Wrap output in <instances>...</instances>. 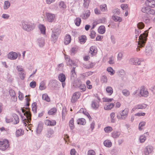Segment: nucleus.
I'll return each mask as SVG.
<instances>
[{"mask_svg": "<svg viewBox=\"0 0 155 155\" xmlns=\"http://www.w3.org/2000/svg\"><path fill=\"white\" fill-rule=\"evenodd\" d=\"M148 30L145 31L143 34L141 35L139 37V41H138L137 48V51H139L140 50L139 48L143 47L145 45L148 35Z\"/></svg>", "mask_w": 155, "mask_h": 155, "instance_id": "f257e3e1", "label": "nucleus"}, {"mask_svg": "<svg viewBox=\"0 0 155 155\" xmlns=\"http://www.w3.org/2000/svg\"><path fill=\"white\" fill-rule=\"evenodd\" d=\"M22 111L24 116H21L23 122L26 126L27 124L29 123L31 120V115L29 111H26L25 109L21 108Z\"/></svg>", "mask_w": 155, "mask_h": 155, "instance_id": "f03ea898", "label": "nucleus"}, {"mask_svg": "<svg viewBox=\"0 0 155 155\" xmlns=\"http://www.w3.org/2000/svg\"><path fill=\"white\" fill-rule=\"evenodd\" d=\"M9 147V143L8 140L6 139L0 140V150L4 151Z\"/></svg>", "mask_w": 155, "mask_h": 155, "instance_id": "7ed1b4c3", "label": "nucleus"}, {"mask_svg": "<svg viewBox=\"0 0 155 155\" xmlns=\"http://www.w3.org/2000/svg\"><path fill=\"white\" fill-rule=\"evenodd\" d=\"M129 112L128 108H125L120 112V115H117V118L120 120L125 119L127 117Z\"/></svg>", "mask_w": 155, "mask_h": 155, "instance_id": "20e7f679", "label": "nucleus"}, {"mask_svg": "<svg viewBox=\"0 0 155 155\" xmlns=\"http://www.w3.org/2000/svg\"><path fill=\"white\" fill-rule=\"evenodd\" d=\"M100 101V99L99 97H95L92 102V107L94 109H97L99 106Z\"/></svg>", "mask_w": 155, "mask_h": 155, "instance_id": "39448f33", "label": "nucleus"}, {"mask_svg": "<svg viewBox=\"0 0 155 155\" xmlns=\"http://www.w3.org/2000/svg\"><path fill=\"white\" fill-rule=\"evenodd\" d=\"M140 94L142 96L147 97L148 95L149 92L145 87H143L140 88Z\"/></svg>", "mask_w": 155, "mask_h": 155, "instance_id": "423d86ee", "label": "nucleus"}, {"mask_svg": "<svg viewBox=\"0 0 155 155\" xmlns=\"http://www.w3.org/2000/svg\"><path fill=\"white\" fill-rule=\"evenodd\" d=\"M22 25L24 29L27 31L31 30L34 28L35 27V25L34 24H31V25H30L26 22L23 23Z\"/></svg>", "mask_w": 155, "mask_h": 155, "instance_id": "0eeeda50", "label": "nucleus"}, {"mask_svg": "<svg viewBox=\"0 0 155 155\" xmlns=\"http://www.w3.org/2000/svg\"><path fill=\"white\" fill-rule=\"evenodd\" d=\"M80 96V92H77L74 93L71 100V102L72 103L75 102L79 98Z\"/></svg>", "mask_w": 155, "mask_h": 155, "instance_id": "6e6552de", "label": "nucleus"}, {"mask_svg": "<svg viewBox=\"0 0 155 155\" xmlns=\"http://www.w3.org/2000/svg\"><path fill=\"white\" fill-rule=\"evenodd\" d=\"M46 16L48 21L51 22H52L55 18V16L54 14L49 13H47Z\"/></svg>", "mask_w": 155, "mask_h": 155, "instance_id": "1a4fd4ad", "label": "nucleus"}, {"mask_svg": "<svg viewBox=\"0 0 155 155\" xmlns=\"http://www.w3.org/2000/svg\"><path fill=\"white\" fill-rule=\"evenodd\" d=\"M44 123L47 126H53L56 125V122L54 120H49L47 119L44 121Z\"/></svg>", "mask_w": 155, "mask_h": 155, "instance_id": "9d476101", "label": "nucleus"}, {"mask_svg": "<svg viewBox=\"0 0 155 155\" xmlns=\"http://www.w3.org/2000/svg\"><path fill=\"white\" fill-rule=\"evenodd\" d=\"M8 58L11 60H15L18 57V55L16 53L11 51L8 53Z\"/></svg>", "mask_w": 155, "mask_h": 155, "instance_id": "9b49d317", "label": "nucleus"}, {"mask_svg": "<svg viewBox=\"0 0 155 155\" xmlns=\"http://www.w3.org/2000/svg\"><path fill=\"white\" fill-rule=\"evenodd\" d=\"M145 4L148 7L151 8L155 7V1L154 0H147L146 1Z\"/></svg>", "mask_w": 155, "mask_h": 155, "instance_id": "f8f14e48", "label": "nucleus"}, {"mask_svg": "<svg viewBox=\"0 0 155 155\" xmlns=\"http://www.w3.org/2000/svg\"><path fill=\"white\" fill-rule=\"evenodd\" d=\"M153 147L151 146H147L144 150V153L146 155H148L151 153L153 151Z\"/></svg>", "mask_w": 155, "mask_h": 155, "instance_id": "ddd939ff", "label": "nucleus"}, {"mask_svg": "<svg viewBox=\"0 0 155 155\" xmlns=\"http://www.w3.org/2000/svg\"><path fill=\"white\" fill-rule=\"evenodd\" d=\"M147 105L143 104H138L135 106L132 110V111H134L136 109H143L147 107Z\"/></svg>", "mask_w": 155, "mask_h": 155, "instance_id": "4468645a", "label": "nucleus"}, {"mask_svg": "<svg viewBox=\"0 0 155 155\" xmlns=\"http://www.w3.org/2000/svg\"><path fill=\"white\" fill-rule=\"evenodd\" d=\"M114 106V104L113 103H107L104 105V109L105 110H110L113 108Z\"/></svg>", "mask_w": 155, "mask_h": 155, "instance_id": "2eb2a0df", "label": "nucleus"}, {"mask_svg": "<svg viewBox=\"0 0 155 155\" xmlns=\"http://www.w3.org/2000/svg\"><path fill=\"white\" fill-rule=\"evenodd\" d=\"M97 52V49L95 46H92L90 48L89 53L93 56L95 55Z\"/></svg>", "mask_w": 155, "mask_h": 155, "instance_id": "dca6fc26", "label": "nucleus"}, {"mask_svg": "<svg viewBox=\"0 0 155 155\" xmlns=\"http://www.w3.org/2000/svg\"><path fill=\"white\" fill-rule=\"evenodd\" d=\"M79 112L80 113H82L86 116L89 119L91 118V117L90 115L87 112V110L85 109L81 108L80 109Z\"/></svg>", "mask_w": 155, "mask_h": 155, "instance_id": "f3484780", "label": "nucleus"}, {"mask_svg": "<svg viewBox=\"0 0 155 155\" xmlns=\"http://www.w3.org/2000/svg\"><path fill=\"white\" fill-rule=\"evenodd\" d=\"M12 117L13 118V121L12 122L15 124H16L18 123L19 122V118L18 116L15 114H12Z\"/></svg>", "mask_w": 155, "mask_h": 155, "instance_id": "a211bd4d", "label": "nucleus"}, {"mask_svg": "<svg viewBox=\"0 0 155 155\" xmlns=\"http://www.w3.org/2000/svg\"><path fill=\"white\" fill-rule=\"evenodd\" d=\"M71 41V37L70 35H67L65 37L64 42L66 45H68L70 43Z\"/></svg>", "mask_w": 155, "mask_h": 155, "instance_id": "6ab92c4d", "label": "nucleus"}, {"mask_svg": "<svg viewBox=\"0 0 155 155\" xmlns=\"http://www.w3.org/2000/svg\"><path fill=\"white\" fill-rule=\"evenodd\" d=\"M54 133V131L51 128L48 129L46 133V136L48 137H51Z\"/></svg>", "mask_w": 155, "mask_h": 155, "instance_id": "aec40b11", "label": "nucleus"}, {"mask_svg": "<svg viewBox=\"0 0 155 155\" xmlns=\"http://www.w3.org/2000/svg\"><path fill=\"white\" fill-rule=\"evenodd\" d=\"M77 124L80 125H84L86 124L85 120L83 118L78 119L77 120Z\"/></svg>", "mask_w": 155, "mask_h": 155, "instance_id": "412c9836", "label": "nucleus"}, {"mask_svg": "<svg viewBox=\"0 0 155 155\" xmlns=\"http://www.w3.org/2000/svg\"><path fill=\"white\" fill-rule=\"evenodd\" d=\"M87 39L85 35H82L79 37V40L81 44H84Z\"/></svg>", "mask_w": 155, "mask_h": 155, "instance_id": "4be33fe9", "label": "nucleus"}, {"mask_svg": "<svg viewBox=\"0 0 155 155\" xmlns=\"http://www.w3.org/2000/svg\"><path fill=\"white\" fill-rule=\"evenodd\" d=\"M59 80L62 82H64L66 79V77L63 73L60 74L58 76Z\"/></svg>", "mask_w": 155, "mask_h": 155, "instance_id": "5701e85b", "label": "nucleus"}, {"mask_svg": "<svg viewBox=\"0 0 155 155\" xmlns=\"http://www.w3.org/2000/svg\"><path fill=\"white\" fill-rule=\"evenodd\" d=\"M98 32L100 34H102L104 33L105 31V28L104 26H100L98 30Z\"/></svg>", "mask_w": 155, "mask_h": 155, "instance_id": "b1692460", "label": "nucleus"}, {"mask_svg": "<svg viewBox=\"0 0 155 155\" xmlns=\"http://www.w3.org/2000/svg\"><path fill=\"white\" fill-rule=\"evenodd\" d=\"M5 121L6 123H8L13 121V118L12 116H7L5 118Z\"/></svg>", "mask_w": 155, "mask_h": 155, "instance_id": "393cba45", "label": "nucleus"}, {"mask_svg": "<svg viewBox=\"0 0 155 155\" xmlns=\"http://www.w3.org/2000/svg\"><path fill=\"white\" fill-rule=\"evenodd\" d=\"M24 134V131L21 129L17 130L16 132V135L17 137H18L23 135Z\"/></svg>", "mask_w": 155, "mask_h": 155, "instance_id": "a878e982", "label": "nucleus"}, {"mask_svg": "<svg viewBox=\"0 0 155 155\" xmlns=\"http://www.w3.org/2000/svg\"><path fill=\"white\" fill-rule=\"evenodd\" d=\"M81 21V18L79 17L77 18L74 20V22L77 26H79L80 25Z\"/></svg>", "mask_w": 155, "mask_h": 155, "instance_id": "bb28decb", "label": "nucleus"}, {"mask_svg": "<svg viewBox=\"0 0 155 155\" xmlns=\"http://www.w3.org/2000/svg\"><path fill=\"white\" fill-rule=\"evenodd\" d=\"M57 111V109L56 108H53L50 110L48 112V114L49 115H52L55 114Z\"/></svg>", "mask_w": 155, "mask_h": 155, "instance_id": "cd10ccee", "label": "nucleus"}, {"mask_svg": "<svg viewBox=\"0 0 155 155\" xmlns=\"http://www.w3.org/2000/svg\"><path fill=\"white\" fill-rule=\"evenodd\" d=\"M39 28L41 33L44 34H45L46 28L45 27L42 25H40L39 26Z\"/></svg>", "mask_w": 155, "mask_h": 155, "instance_id": "c85d7f7f", "label": "nucleus"}, {"mask_svg": "<svg viewBox=\"0 0 155 155\" xmlns=\"http://www.w3.org/2000/svg\"><path fill=\"white\" fill-rule=\"evenodd\" d=\"M69 125L71 129L72 130L74 128V119L73 118H72L70 120Z\"/></svg>", "mask_w": 155, "mask_h": 155, "instance_id": "c756f323", "label": "nucleus"}, {"mask_svg": "<svg viewBox=\"0 0 155 155\" xmlns=\"http://www.w3.org/2000/svg\"><path fill=\"white\" fill-rule=\"evenodd\" d=\"M112 18L115 21L120 22L122 21V18L121 17L117 16H113Z\"/></svg>", "mask_w": 155, "mask_h": 155, "instance_id": "7c9ffc66", "label": "nucleus"}, {"mask_svg": "<svg viewBox=\"0 0 155 155\" xmlns=\"http://www.w3.org/2000/svg\"><path fill=\"white\" fill-rule=\"evenodd\" d=\"M104 144L105 146L107 147H110L112 144L110 140H106L104 142Z\"/></svg>", "mask_w": 155, "mask_h": 155, "instance_id": "2f4dec72", "label": "nucleus"}, {"mask_svg": "<svg viewBox=\"0 0 155 155\" xmlns=\"http://www.w3.org/2000/svg\"><path fill=\"white\" fill-rule=\"evenodd\" d=\"M120 134L119 131L113 132L111 134L112 137L114 138H117L119 137Z\"/></svg>", "mask_w": 155, "mask_h": 155, "instance_id": "473e14b6", "label": "nucleus"}, {"mask_svg": "<svg viewBox=\"0 0 155 155\" xmlns=\"http://www.w3.org/2000/svg\"><path fill=\"white\" fill-rule=\"evenodd\" d=\"M83 5L84 8H87L89 5L91 0H83Z\"/></svg>", "mask_w": 155, "mask_h": 155, "instance_id": "72a5a7b5", "label": "nucleus"}, {"mask_svg": "<svg viewBox=\"0 0 155 155\" xmlns=\"http://www.w3.org/2000/svg\"><path fill=\"white\" fill-rule=\"evenodd\" d=\"M42 98L43 100L47 102H49L50 101V98L46 94H44L42 95Z\"/></svg>", "mask_w": 155, "mask_h": 155, "instance_id": "f704fd0d", "label": "nucleus"}, {"mask_svg": "<svg viewBox=\"0 0 155 155\" xmlns=\"http://www.w3.org/2000/svg\"><path fill=\"white\" fill-rule=\"evenodd\" d=\"M94 63H91L88 64H87L84 65V68H92L93 66L94 65Z\"/></svg>", "mask_w": 155, "mask_h": 155, "instance_id": "c9c22d12", "label": "nucleus"}, {"mask_svg": "<svg viewBox=\"0 0 155 155\" xmlns=\"http://www.w3.org/2000/svg\"><path fill=\"white\" fill-rule=\"evenodd\" d=\"M104 130L106 133H109L113 130V128L111 127L107 126L104 128Z\"/></svg>", "mask_w": 155, "mask_h": 155, "instance_id": "e433bc0d", "label": "nucleus"}, {"mask_svg": "<svg viewBox=\"0 0 155 155\" xmlns=\"http://www.w3.org/2000/svg\"><path fill=\"white\" fill-rule=\"evenodd\" d=\"M59 6L61 9H65L66 8V5L63 1H61L60 2Z\"/></svg>", "mask_w": 155, "mask_h": 155, "instance_id": "4c0bfd02", "label": "nucleus"}, {"mask_svg": "<svg viewBox=\"0 0 155 155\" xmlns=\"http://www.w3.org/2000/svg\"><path fill=\"white\" fill-rule=\"evenodd\" d=\"M107 71L109 73L110 75H113L114 73V71L111 67H108L107 68Z\"/></svg>", "mask_w": 155, "mask_h": 155, "instance_id": "58836bf2", "label": "nucleus"}, {"mask_svg": "<svg viewBox=\"0 0 155 155\" xmlns=\"http://www.w3.org/2000/svg\"><path fill=\"white\" fill-rule=\"evenodd\" d=\"M144 24L142 22H139L137 25V28L139 29H143L144 28Z\"/></svg>", "mask_w": 155, "mask_h": 155, "instance_id": "ea45409f", "label": "nucleus"}, {"mask_svg": "<svg viewBox=\"0 0 155 155\" xmlns=\"http://www.w3.org/2000/svg\"><path fill=\"white\" fill-rule=\"evenodd\" d=\"M90 15V12L89 11H87L86 13L84 14L83 16L82 17L83 19H86L88 18Z\"/></svg>", "mask_w": 155, "mask_h": 155, "instance_id": "a19ab883", "label": "nucleus"}, {"mask_svg": "<svg viewBox=\"0 0 155 155\" xmlns=\"http://www.w3.org/2000/svg\"><path fill=\"white\" fill-rule=\"evenodd\" d=\"M150 8L148 7H143L142 8L141 11L147 14Z\"/></svg>", "mask_w": 155, "mask_h": 155, "instance_id": "79ce46f5", "label": "nucleus"}, {"mask_svg": "<svg viewBox=\"0 0 155 155\" xmlns=\"http://www.w3.org/2000/svg\"><path fill=\"white\" fill-rule=\"evenodd\" d=\"M19 75L21 80H23L25 77V71L19 73Z\"/></svg>", "mask_w": 155, "mask_h": 155, "instance_id": "37998d69", "label": "nucleus"}, {"mask_svg": "<svg viewBox=\"0 0 155 155\" xmlns=\"http://www.w3.org/2000/svg\"><path fill=\"white\" fill-rule=\"evenodd\" d=\"M86 84L88 89H90L92 88V86L91 84V81L89 80H88L87 81Z\"/></svg>", "mask_w": 155, "mask_h": 155, "instance_id": "c03bdc74", "label": "nucleus"}, {"mask_svg": "<svg viewBox=\"0 0 155 155\" xmlns=\"http://www.w3.org/2000/svg\"><path fill=\"white\" fill-rule=\"evenodd\" d=\"M146 123L145 122L142 121L140 123L139 125V129L140 130H141L143 129V127L144 126Z\"/></svg>", "mask_w": 155, "mask_h": 155, "instance_id": "a18cd8bd", "label": "nucleus"}, {"mask_svg": "<svg viewBox=\"0 0 155 155\" xmlns=\"http://www.w3.org/2000/svg\"><path fill=\"white\" fill-rule=\"evenodd\" d=\"M67 113L66 109H62V117L63 120H64L65 118V116Z\"/></svg>", "mask_w": 155, "mask_h": 155, "instance_id": "49530a36", "label": "nucleus"}, {"mask_svg": "<svg viewBox=\"0 0 155 155\" xmlns=\"http://www.w3.org/2000/svg\"><path fill=\"white\" fill-rule=\"evenodd\" d=\"M10 2L8 1H5L4 2V8L5 9H7L10 6Z\"/></svg>", "mask_w": 155, "mask_h": 155, "instance_id": "de8ad7c7", "label": "nucleus"}, {"mask_svg": "<svg viewBox=\"0 0 155 155\" xmlns=\"http://www.w3.org/2000/svg\"><path fill=\"white\" fill-rule=\"evenodd\" d=\"M106 91L110 95H111L113 92V90L112 88L110 87H107L106 88Z\"/></svg>", "mask_w": 155, "mask_h": 155, "instance_id": "09e8293b", "label": "nucleus"}, {"mask_svg": "<svg viewBox=\"0 0 155 155\" xmlns=\"http://www.w3.org/2000/svg\"><path fill=\"white\" fill-rule=\"evenodd\" d=\"M120 7L123 10H125L128 8V6L127 4H123L121 5Z\"/></svg>", "mask_w": 155, "mask_h": 155, "instance_id": "8fccbe9b", "label": "nucleus"}, {"mask_svg": "<svg viewBox=\"0 0 155 155\" xmlns=\"http://www.w3.org/2000/svg\"><path fill=\"white\" fill-rule=\"evenodd\" d=\"M32 111H33L34 113H36L37 112V107L35 103H34L32 104Z\"/></svg>", "mask_w": 155, "mask_h": 155, "instance_id": "3c124183", "label": "nucleus"}, {"mask_svg": "<svg viewBox=\"0 0 155 155\" xmlns=\"http://www.w3.org/2000/svg\"><path fill=\"white\" fill-rule=\"evenodd\" d=\"M103 100L104 102H110L113 101V98H103Z\"/></svg>", "mask_w": 155, "mask_h": 155, "instance_id": "603ef678", "label": "nucleus"}, {"mask_svg": "<svg viewBox=\"0 0 155 155\" xmlns=\"http://www.w3.org/2000/svg\"><path fill=\"white\" fill-rule=\"evenodd\" d=\"M18 98L19 100L21 101H22L23 100L24 98V95L20 91H18Z\"/></svg>", "mask_w": 155, "mask_h": 155, "instance_id": "864d4df0", "label": "nucleus"}, {"mask_svg": "<svg viewBox=\"0 0 155 155\" xmlns=\"http://www.w3.org/2000/svg\"><path fill=\"white\" fill-rule=\"evenodd\" d=\"M100 9L102 11L104 12L107 9V5L106 4H104L100 6Z\"/></svg>", "mask_w": 155, "mask_h": 155, "instance_id": "5fc2aeb1", "label": "nucleus"}, {"mask_svg": "<svg viewBox=\"0 0 155 155\" xmlns=\"http://www.w3.org/2000/svg\"><path fill=\"white\" fill-rule=\"evenodd\" d=\"M122 93L124 95L127 96L130 94L129 92L127 90H124L122 91Z\"/></svg>", "mask_w": 155, "mask_h": 155, "instance_id": "6e6d98bb", "label": "nucleus"}, {"mask_svg": "<svg viewBox=\"0 0 155 155\" xmlns=\"http://www.w3.org/2000/svg\"><path fill=\"white\" fill-rule=\"evenodd\" d=\"M66 62L67 65L72 66L73 62L70 59L67 58L66 59Z\"/></svg>", "mask_w": 155, "mask_h": 155, "instance_id": "4d7b16f0", "label": "nucleus"}, {"mask_svg": "<svg viewBox=\"0 0 155 155\" xmlns=\"http://www.w3.org/2000/svg\"><path fill=\"white\" fill-rule=\"evenodd\" d=\"M80 89L82 90V91H85L86 90V87L84 84H81L79 86Z\"/></svg>", "mask_w": 155, "mask_h": 155, "instance_id": "13d9d810", "label": "nucleus"}, {"mask_svg": "<svg viewBox=\"0 0 155 155\" xmlns=\"http://www.w3.org/2000/svg\"><path fill=\"white\" fill-rule=\"evenodd\" d=\"M140 141L141 143L144 142L146 139V137L143 135H142L140 137Z\"/></svg>", "mask_w": 155, "mask_h": 155, "instance_id": "bf43d9fd", "label": "nucleus"}, {"mask_svg": "<svg viewBox=\"0 0 155 155\" xmlns=\"http://www.w3.org/2000/svg\"><path fill=\"white\" fill-rule=\"evenodd\" d=\"M36 86V83L35 81H33L30 84V86L32 88H35Z\"/></svg>", "mask_w": 155, "mask_h": 155, "instance_id": "052dcab7", "label": "nucleus"}, {"mask_svg": "<svg viewBox=\"0 0 155 155\" xmlns=\"http://www.w3.org/2000/svg\"><path fill=\"white\" fill-rule=\"evenodd\" d=\"M96 35V32L93 31H91V37L92 38H94L95 37Z\"/></svg>", "mask_w": 155, "mask_h": 155, "instance_id": "680f3d73", "label": "nucleus"}, {"mask_svg": "<svg viewBox=\"0 0 155 155\" xmlns=\"http://www.w3.org/2000/svg\"><path fill=\"white\" fill-rule=\"evenodd\" d=\"M17 69L18 72H20L19 73L24 71V69L22 68V67L20 66H17Z\"/></svg>", "mask_w": 155, "mask_h": 155, "instance_id": "e2e57ef3", "label": "nucleus"}, {"mask_svg": "<svg viewBox=\"0 0 155 155\" xmlns=\"http://www.w3.org/2000/svg\"><path fill=\"white\" fill-rule=\"evenodd\" d=\"M88 155H95V152L93 150H90L88 151Z\"/></svg>", "mask_w": 155, "mask_h": 155, "instance_id": "0e129e2a", "label": "nucleus"}, {"mask_svg": "<svg viewBox=\"0 0 155 155\" xmlns=\"http://www.w3.org/2000/svg\"><path fill=\"white\" fill-rule=\"evenodd\" d=\"M155 13L154 11L152 9L150 8L149 10L147 13L148 15H154Z\"/></svg>", "mask_w": 155, "mask_h": 155, "instance_id": "69168bd1", "label": "nucleus"}, {"mask_svg": "<svg viewBox=\"0 0 155 155\" xmlns=\"http://www.w3.org/2000/svg\"><path fill=\"white\" fill-rule=\"evenodd\" d=\"M9 92L10 95L12 97L16 95L15 91L12 89H10L9 90Z\"/></svg>", "mask_w": 155, "mask_h": 155, "instance_id": "338daca9", "label": "nucleus"}, {"mask_svg": "<svg viewBox=\"0 0 155 155\" xmlns=\"http://www.w3.org/2000/svg\"><path fill=\"white\" fill-rule=\"evenodd\" d=\"M123 57V54L122 53L120 52L118 53L117 55V59L118 60H120L122 59Z\"/></svg>", "mask_w": 155, "mask_h": 155, "instance_id": "774afa93", "label": "nucleus"}]
</instances>
